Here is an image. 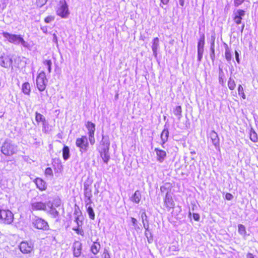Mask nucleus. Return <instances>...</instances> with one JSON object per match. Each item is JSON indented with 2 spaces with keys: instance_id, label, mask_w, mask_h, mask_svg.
Listing matches in <instances>:
<instances>
[{
  "instance_id": "nucleus-53",
  "label": "nucleus",
  "mask_w": 258,
  "mask_h": 258,
  "mask_svg": "<svg viewBox=\"0 0 258 258\" xmlns=\"http://www.w3.org/2000/svg\"><path fill=\"white\" fill-rule=\"evenodd\" d=\"M233 198V196H232V194H230V193H227L225 195V198L226 200H231Z\"/></svg>"
},
{
  "instance_id": "nucleus-30",
  "label": "nucleus",
  "mask_w": 258,
  "mask_h": 258,
  "mask_svg": "<svg viewBox=\"0 0 258 258\" xmlns=\"http://www.w3.org/2000/svg\"><path fill=\"white\" fill-rule=\"evenodd\" d=\"M22 90L23 92L27 95L29 94L30 92V84L28 82H25L22 85Z\"/></svg>"
},
{
  "instance_id": "nucleus-14",
  "label": "nucleus",
  "mask_w": 258,
  "mask_h": 258,
  "mask_svg": "<svg viewBox=\"0 0 258 258\" xmlns=\"http://www.w3.org/2000/svg\"><path fill=\"white\" fill-rule=\"evenodd\" d=\"M245 12L241 9H238L234 12L233 14V19L234 22L237 25L241 23L242 17L245 16Z\"/></svg>"
},
{
  "instance_id": "nucleus-26",
  "label": "nucleus",
  "mask_w": 258,
  "mask_h": 258,
  "mask_svg": "<svg viewBox=\"0 0 258 258\" xmlns=\"http://www.w3.org/2000/svg\"><path fill=\"white\" fill-rule=\"evenodd\" d=\"M35 120L37 122H42L43 125H44L45 123H46V119L45 117L37 112H36L35 113Z\"/></svg>"
},
{
  "instance_id": "nucleus-15",
  "label": "nucleus",
  "mask_w": 258,
  "mask_h": 258,
  "mask_svg": "<svg viewBox=\"0 0 258 258\" xmlns=\"http://www.w3.org/2000/svg\"><path fill=\"white\" fill-rule=\"evenodd\" d=\"M73 254L75 257H79L81 254L82 244L80 242L77 241L73 244Z\"/></svg>"
},
{
  "instance_id": "nucleus-38",
  "label": "nucleus",
  "mask_w": 258,
  "mask_h": 258,
  "mask_svg": "<svg viewBox=\"0 0 258 258\" xmlns=\"http://www.w3.org/2000/svg\"><path fill=\"white\" fill-rule=\"evenodd\" d=\"M80 226H77L76 227H73L72 229L74 231H76V232L78 234L83 236L84 235V233L83 230L82 229L80 228Z\"/></svg>"
},
{
  "instance_id": "nucleus-21",
  "label": "nucleus",
  "mask_w": 258,
  "mask_h": 258,
  "mask_svg": "<svg viewBox=\"0 0 258 258\" xmlns=\"http://www.w3.org/2000/svg\"><path fill=\"white\" fill-rule=\"evenodd\" d=\"M100 247V244L97 240L96 241L94 242L91 246V251L94 254H97L99 252Z\"/></svg>"
},
{
  "instance_id": "nucleus-63",
  "label": "nucleus",
  "mask_w": 258,
  "mask_h": 258,
  "mask_svg": "<svg viewBox=\"0 0 258 258\" xmlns=\"http://www.w3.org/2000/svg\"><path fill=\"white\" fill-rule=\"evenodd\" d=\"M41 29L43 33L46 34L47 32V28L46 27H43L41 28Z\"/></svg>"
},
{
  "instance_id": "nucleus-11",
  "label": "nucleus",
  "mask_w": 258,
  "mask_h": 258,
  "mask_svg": "<svg viewBox=\"0 0 258 258\" xmlns=\"http://www.w3.org/2000/svg\"><path fill=\"white\" fill-rule=\"evenodd\" d=\"M110 146V142L108 137L102 135V140L100 143V146L98 148L99 151L106 152L109 151Z\"/></svg>"
},
{
  "instance_id": "nucleus-17",
  "label": "nucleus",
  "mask_w": 258,
  "mask_h": 258,
  "mask_svg": "<svg viewBox=\"0 0 258 258\" xmlns=\"http://www.w3.org/2000/svg\"><path fill=\"white\" fill-rule=\"evenodd\" d=\"M209 137L212 140L213 144L216 148L219 147V139L217 134L214 131H212L209 134Z\"/></svg>"
},
{
  "instance_id": "nucleus-7",
  "label": "nucleus",
  "mask_w": 258,
  "mask_h": 258,
  "mask_svg": "<svg viewBox=\"0 0 258 258\" xmlns=\"http://www.w3.org/2000/svg\"><path fill=\"white\" fill-rule=\"evenodd\" d=\"M47 82L45 73L43 71L41 72L36 79L37 87L40 91H43L45 89Z\"/></svg>"
},
{
  "instance_id": "nucleus-49",
  "label": "nucleus",
  "mask_w": 258,
  "mask_h": 258,
  "mask_svg": "<svg viewBox=\"0 0 258 258\" xmlns=\"http://www.w3.org/2000/svg\"><path fill=\"white\" fill-rule=\"evenodd\" d=\"M53 38H52V41L55 44H56V46H58V41H57V37L55 33L53 34Z\"/></svg>"
},
{
  "instance_id": "nucleus-60",
  "label": "nucleus",
  "mask_w": 258,
  "mask_h": 258,
  "mask_svg": "<svg viewBox=\"0 0 258 258\" xmlns=\"http://www.w3.org/2000/svg\"><path fill=\"white\" fill-rule=\"evenodd\" d=\"M215 49V37H214L212 39V42H211L210 49Z\"/></svg>"
},
{
  "instance_id": "nucleus-42",
  "label": "nucleus",
  "mask_w": 258,
  "mask_h": 258,
  "mask_svg": "<svg viewBox=\"0 0 258 258\" xmlns=\"http://www.w3.org/2000/svg\"><path fill=\"white\" fill-rule=\"evenodd\" d=\"M141 218H142V223H144L145 222H148L147 216L145 211H144L142 213Z\"/></svg>"
},
{
  "instance_id": "nucleus-44",
  "label": "nucleus",
  "mask_w": 258,
  "mask_h": 258,
  "mask_svg": "<svg viewBox=\"0 0 258 258\" xmlns=\"http://www.w3.org/2000/svg\"><path fill=\"white\" fill-rule=\"evenodd\" d=\"M52 204H53V207H54V206L55 207H58L61 205V201L59 199H55L53 201V203H52Z\"/></svg>"
},
{
  "instance_id": "nucleus-29",
  "label": "nucleus",
  "mask_w": 258,
  "mask_h": 258,
  "mask_svg": "<svg viewBox=\"0 0 258 258\" xmlns=\"http://www.w3.org/2000/svg\"><path fill=\"white\" fill-rule=\"evenodd\" d=\"M182 112V109L181 107L179 105L176 106L174 109H173V113L177 117L178 119H180L181 116Z\"/></svg>"
},
{
  "instance_id": "nucleus-62",
  "label": "nucleus",
  "mask_w": 258,
  "mask_h": 258,
  "mask_svg": "<svg viewBox=\"0 0 258 258\" xmlns=\"http://www.w3.org/2000/svg\"><path fill=\"white\" fill-rule=\"evenodd\" d=\"M169 0H161V3L162 4L166 5L169 3Z\"/></svg>"
},
{
  "instance_id": "nucleus-4",
  "label": "nucleus",
  "mask_w": 258,
  "mask_h": 258,
  "mask_svg": "<svg viewBox=\"0 0 258 258\" xmlns=\"http://www.w3.org/2000/svg\"><path fill=\"white\" fill-rule=\"evenodd\" d=\"M32 226L36 229L43 231L49 229L48 222L44 219L35 216L32 220Z\"/></svg>"
},
{
  "instance_id": "nucleus-59",
  "label": "nucleus",
  "mask_w": 258,
  "mask_h": 258,
  "mask_svg": "<svg viewBox=\"0 0 258 258\" xmlns=\"http://www.w3.org/2000/svg\"><path fill=\"white\" fill-rule=\"evenodd\" d=\"M90 183L88 182H85L84 183V189H87V188H91L90 187Z\"/></svg>"
},
{
  "instance_id": "nucleus-8",
  "label": "nucleus",
  "mask_w": 258,
  "mask_h": 258,
  "mask_svg": "<svg viewBox=\"0 0 258 258\" xmlns=\"http://www.w3.org/2000/svg\"><path fill=\"white\" fill-rule=\"evenodd\" d=\"M31 209L33 211H44L47 210V202L43 203L41 201H37L35 199L31 201L30 204Z\"/></svg>"
},
{
  "instance_id": "nucleus-25",
  "label": "nucleus",
  "mask_w": 258,
  "mask_h": 258,
  "mask_svg": "<svg viewBox=\"0 0 258 258\" xmlns=\"http://www.w3.org/2000/svg\"><path fill=\"white\" fill-rule=\"evenodd\" d=\"M100 154V156L101 158H102L103 161L106 164L108 163V162L110 159V156L109 154V151H107L106 152L104 151H99Z\"/></svg>"
},
{
  "instance_id": "nucleus-24",
  "label": "nucleus",
  "mask_w": 258,
  "mask_h": 258,
  "mask_svg": "<svg viewBox=\"0 0 258 258\" xmlns=\"http://www.w3.org/2000/svg\"><path fill=\"white\" fill-rule=\"evenodd\" d=\"M205 44V37L204 35H203L202 37L200 38L198 41V52H204V47Z\"/></svg>"
},
{
  "instance_id": "nucleus-27",
  "label": "nucleus",
  "mask_w": 258,
  "mask_h": 258,
  "mask_svg": "<svg viewBox=\"0 0 258 258\" xmlns=\"http://www.w3.org/2000/svg\"><path fill=\"white\" fill-rule=\"evenodd\" d=\"M238 232L243 237H246L247 235L245 227L242 224L238 225Z\"/></svg>"
},
{
  "instance_id": "nucleus-18",
  "label": "nucleus",
  "mask_w": 258,
  "mask_h": 258,
  "mask_svg": "<svg viewBox=\"0 0 258 258\" xmlns=\"http://www.w3.org/2000/svg\"><path fill=\"white\" fill-rule=\"evenodd\" d=\"M34 182L37 187L41 191L44 190L46 188V182L40 178H37L35 179Z\"/></svg>"
},
{
  "instance_id": "nucleus-40",
  "label": "nucleus",
  "mask_w": 258,
  "mask_h": 258,
  "mask_svg": "<svg viewBox=\"0 0 258 258\" xmlns=\"http://www.w3.org/2000/svg\"><path fill=\"white\" fill-rule=\"evenodd\" d=\"M47 0H37L36 1V5L37 7L41 8L44 5L46 4L47 3Z\"/></svg>"
},
{
  "instance_id": "nucleus-43",
  "label": "nucleus",
  "mask_w": 258,
  "mask_h": 258,
  "mask_svg": "<svg viewBox=\"0 0 258 258\" xmlns=\"http://www.w3.org/2000/svg\"><path fill=\"white\" fill-rule=\"evenodd\" d=\"M54 17L52 16H48L45 18L44 21L46 23H49L54 20Z\"/></svg>"
},
{
  "instance_id": "nucleus-55",
  "label": "nucleus",
  "mask_w": 258,
  "mask_h": 258,
  "mask_svg": "<svg viewBox=\"0 0 258 258\" xmlns=\"http://www.w3.org/2000/svg\"><path fill=\"white\" fill-rule=\"evenodd\" d=\"M131 221L133 224V225L135 227V228H136V226H137V220L136 218L132 217L131 218Z\"/></svg>"
},
{
  "instance_id": "nucleus-47",
  "label": "nucleus",
  "mask_w": 258,
  "mask_h": 258,
  "mask_svg": "<svg viewBox=\"0 0 258 258\" xmlns=\"http://www.w3.org/2000/svg\"><path fill=\"white\" fill-rule=\"evenodd\" d=\"M45 174L46 175L51 176L53 175V172L51 168L48 167L45 170Z\"/></svg>"
},
{
  "instance_id": "nucleus-6",
  "label": "nucleus",
  "mask_w": 258,
  "mask_h": 258,
  "mask_svg": "<svg viewBox=\"0 0 258 258\" xmlns=\"http://www.w3.org/2000/svg\"><path fill=\"white\" fill-rule=\"evenodd\" d=\"M56 14L62 18H67L68 17L70 12L65 0H60L56 10Z\"/></svg>"
},
{
  "instance_id": "nucleus-22",
  "label": "nucleus",
  "mask_w": 258,
  "mask_h": 258,
  "mask_svg": "<svg viewBox=\"0 0 258 258\" xmlns=\"http://www.w3.org/2000/svg\"><path fill=\"white\" fill-rule=\"evenodd\" d=\"M141 199V194L139 190H136L131 197V201L136 204H139Z\"/></svg>"
},
{
  "instance_id": "nucleus-46",
  "label": "nucleus",
  "mask_w": 258,
  "mask_h": 258,
  "mask_svg": "<svg viewBox=\"0 0 258 258\" xmlns=\"http://www.w3.org/2000/svg\"><path fill=\"white\" fill-rule=\"evenodd\" d=\"M245 0H234L233 4L236 7H238L240 6Z\"/></svg>"
},
{
  "instance_id": "nucleus-54",
  "label": "nucleus",
  "mask_w": 258,
  "mask_h": 258,
  "mask_svg": "<svg viewBox=\"0 0 258 258\" xmlns=\"http://www.w3.org/2000/svg\"><path fill=\"white\" fill-rule=\"evenodd\" d=\"M143 226L144 228L145 229L146 231H149V222H145L144 223H143Z\"/></svg>"
},
{
  "instance_id": "nucleus-16",
  "label": "nucleus",
  "mask_w": 258,
  "mask_h": 258,
  "mask_svg": "<svg viewBox=\"0 0 258 258\" xmlns=\"http://www.w3.org/2000/svg\"><path fill=\"white\" fill-rule=\"evenodd\" d=\"M155 151L156 153L157 161L159 163H162L166 157V152L158 148H155Z\"/></svg>"
},
{
  "instance_id": "nucleus-28",
  "label": "nucleus",
  "mask_w": 258,
  "mask_h": 258,
  "mask_svg": "<svg viewBox=\"0 0 258 258\" xmlns=\"http://www.w3.org/2000/svg\"><path fill=\"white\" fill-rule=\"evenodd\" d=\"M62 156L64 160H67L70 157V149L68 146H64L62 149Z\"/></svg>"
},
{
  "instance_id": "nucleus-33",
  "label": "nucleus",
  "mask_w": 258,
  "mask_h": 258,
  "mask_svg": "<svg viewBox=\"0 0 258 258\" xmlns=\"http://www.w3.org/2000/svg\"><path fill=\"white\" fill-rule=\"evenodd\" d=\"M228 87L231 90H233L236 87L235 81L231 77L229 79L228 81Z\"/></svg>"
},
{
  "instance_id": "nucleus-31",
  "label": "nucleus",
  "mask_w": 258,
  "mask_h": 258,
  "mask_svg": "<svg viewBox=\"0 0 258 258\" xmlns=\"http://www.w3.org/2000/svg\"><path fill=\"white\" fill-rule=\"evenodd\" d=\"M171 185L169 183H166L160 187V190L162 192L169 193Z\"/></svg>"
},
{
  "instance_id": "nucleus-41",
  "label": "nucleus",
  "mask_w": 258,
  "mask_h": 258,
  "mask_svg": "<svg viewBox=\"0 0 258 258\" xmlns=\"http://www.w3.org/2000/svg\"><path fill=\"white\" fill-rule=\"evenodd\" d=\"M91 198L92 197H84V202L86 207L91 206V204L92 203Z\"/></svg>"
},
{
  "instance_id": "nucleus-56",
  "label": "nucleus",
  "mask_w": 258,
  "mask_h": 258,
  "mask_svg": "<svg viewBox=\"0 0 258 258\" xmlns=\"http://www.w3.org/2000/svg\"><path fill=\"white\" fill-rule=\"evenodd\" d=\"M235 58H236V60L237 62L238 63H240V59H239V53L237 52V50L235 51Z\"/></svg>"
},
{
  "instance_id": "nucleus-5",
  "label": "nucleus",
  "mask_w": 258,
  "mask_h": 258,
  "mask_svg": "<svg viewBox=\"0 0 258 258\" xmlns=\"http://www.w3.org/2000/svg\"><path fill=\"white\" fill-rule=\"evenodd\" d=\"M76 146L79 148L81 154L86 153L89 148L87 137L82 136L81 137L77 138L76 141Z\"/></svg>"
},
{
  "instance_id": "nucleus-39",
  "label": "nucleus",
  "mask_w": 258,
  "mask_h": 258,
  "mask_svg": "<svg viewBox=\"0 0 258 258\" xmlns=\"http://www.w3.org/2000/svg\"><path fill=\"white\" fill-rule=\"evenodd\" d=\"M84 197H92L91 188L84 189Z\"/></svg>"
},
{
  "instance_id": "nucleus-19",
  "label": "nucleus",
  "mask_w": 258,
  "mask_h": 258,
  "mask_svg": "<svg viewBox=\"0 0 258 258\" xmlns=\"http://www.w3.org/2000/svg\"><path fill=\"white\" fill-rule=\"evenodd\" d=\"M169 137V131L167 128H165L163 130L161 134V146L164 148V145L167 141Z\"/></svg>"
},
{
  "instance_id": "nucleus-61",
  "label": "nucleus",
  "mask_w": 258,
  "mask_h": 258,
  "mask_svg": "<svg viewBox=\"0 0 258 258\" xmlns=\"http://www.w3.org/2000/svg\"><path fill=\"white\" fill-rule=\"evenodd\" d=\"M88 139L91 145H93L95 143V140L94 138H88Z\"/></svg>"
},
{
  "instance_id": "nucleus-36",
  "label": "nucleus",
  "mask_w": 258,
  "mask_h": 258,
  "mask_svg": "<svg viewBox=\"0 0 258 258\" xmlns=\"http://www.w3.org/2000/svg\"><path fill=\"white\" fill-rule=\"evenodd\" d=\"M238 93L239 95H240L243 99H245V95L244 93V89L241 85H239L238 87Z\"/></svg>"
},
{
  "instance_id": "nucleus-58",
  "label": "nucleus",
  "mask_w": 258,
  "mask_h": 258,
  "mask_svg": "<svg viewBox=\"0 0 258 258\" xmlns=\"http://www.w3.org/2000/svg\"><path fill=\"white\" fill-rule=\"evenodd\" d=\"M193 218L196 221H199L200 219V215L199 214L197 213H194L193 214Z\"/></svg>"
},
{
  "instance_id": "nucleus-3",
  "label": "nucleus",
  "mask_w": 258,
  "mask_h": 258,
  "mask_svg": "<svg viewBox=\"0 0 258 258\" xmlns=\"http://www.w3.org/2000/svg\"><path fill=\"white\" fill-rule=\"evenodd\" d=\"M17 147L10 140H7L2 146L1 152L6 156H12L16 153Z\"/></svg>"
},
{
  "instance_id": "nucleus-37",
  "label": "nucleus",
  "mask_w": 258,
  "mask_h": 258,
  "mask_svg": "<svg viewBox=\"0 0 258 258\" xmlns=\"http://www.w3.org/2000/svg\"><path fill=\"white\" fill-rule=\"evenodd\" d=\"M43 63L44 66H45V67H46L48 71V73H50L51 70V67L52 64L51 61L50 60H45L44 61Z\"/></svg>"
},
{
  "instance_id": "nucleus-13",
  "label": "nucleus",
  "mask_w": 258,
  "mask_h": 258,
  "mask_svg": "<svg viewBox=\"0 0 258 258\" xmlns=\"http://www.w3.org/2000/svg\"><path fill=\"white\" fill-rule=\"evenodd\" d=\"M12 58L8 55H3L0 56V66L5 68H10L12 64Z\"/></svg>"
},
{
  "instance_id": "nucleus-1",
  "label": "nucleus",
  "mask_w": 258,
  "mask_h": 258,
  "mask_svg": "<svg viewBox=\"0 0 258 258\" xmlns=\"http://www.w3.org/2000/svg\"><path fill=\"white\" fill-rule=\"evenodd\" d=\"M2 35L5 39V41L7 40L15 45L21 44L25 48L29 47V43L25 41L20 35L11 34L6 32H3Z\"/></svg>"
},
{
  "instance_id": "nucleus-51",
  "label": "nucleus",
  "mask_w": 258,
  "mask_h": 258,
  "mask_svg": "<svg viewBox=\"0 0 258 258\" xmlns=\"http://www.w3.org/2000/svg\"><path fill=\"white\" fill-rule=\"evenodd\" d=\"M224 75L220 73L219 76V82L222 85L223 84L224 81L223 79Z\"/></svg>"
},
{
  "instance_id": "nucleus-20",
  "label": "nucleus",
  "mask_w": 258,
  "mask_h": 258,
  "mask_svg": "<svg viewBox=\"0 0 258 258\" xmlns=\"http://www.w3.org/2000/svg\"><path fill=\"white\" fill-rule=\"evenodd\" d=\"M159 40L158 37L154 38L153 40L152 44V49L153 51V55L155 57H156L157 56V51L159 48Z\"/></svg>"
},
{
  "instance_id": "nucleus-34",
  "label": "nucleus",
  "mask_w": 258,
  "mask_h": 258,
  "mask_svg": "<svg viewBox=\"0 0 258 258\" xmlns=\"http://www.w3.org/2000/svg\"><path fill=\"white\" fill-rule=\"evenodd\" d=\"M86 127L88 130V132H95V125L94 123L88 121L86 124Z\"/></svg>"
},
{
  "instance_id": "nucleus-64",
  "label": "nucleus",
  "mask_w": 258,
  "mask_h": 258,
  "mask_svg": "<svg viewBox=\"0 0 258 258\" xmlns=\"http://www.w3.org/2000/svg\"><path fill=\"white\" fill-rule=\"evenodd\" d=\"M246 258H254V255L251 253H248L246 254Z\"/></svg>"
},
{
  "instance_id": "nucleus-2",
  "label": "nucleus",
  "mask_w": 258,
  "mask_h": 258,
  "mask_svg": "<svg viewBox=\"0 0 258 258\" xmlns=\"http://www.w3.org/2000/svg\"><path fill=\"white\" fill-rule=\"evenodd\" d=\"M14 214L9 209L4 208L0 205V223L5 224H11L14 221Z\"/></svg>"
},
{
  "instance_id": "nucleus-23",
  "label": "nucleus",
  "mask_w": 258,
  "mask_h": 258,
  "mask_svg": "<svg viewBox=\"0 0 258 258\" xmlns=\"http://www.w3.org/2000/svg\"><path fill=\"white\" fill-rule=\"evenodd\" d=\"M224 45H225V57L226 60L228 62H230L232 59V54H231V50L228 47L227 44L225 43Z\"/></svg>"
},
{
  "instance_id": "nucleus-52",
  "label": "nucleus",
  "mask_w": 258,
  "mask_h": 258,
  "mask_svg": "<svg viewBox=\"0 0 258 258\" xmlns=\"http://www.w3.org/2000/svg\"><path fill=\"white\" fill-rule=\"evenodd\" d=\"M104 258H110V254L108 250L106 249H104L103 252Z\"/></svg>"
},
{
  "instance_id": "nucleus-50",
  "label": "nucleus",
  "mask_w": 258,
  "mask_h": 258,
  "mask_svg": "<svg viewBox=\"0 0 258 258\" xmlns=\"http://www.w3.org/2000/svg\"><path fill=\"white\" fill-rule=\"evenodd\" d=\"M75 222H76L77 226H82V222L79 220V217L78 216L75 218Z\"/></svg>"
},
{
  "instance_id": "nucleus-57",
  "label": "nucleus",
  "mask_w": 258,
  "mask_h": 258,
  "mask_svg": "<svg viewBox=\"0 0 258 258\" xmlns=\"http://www.w3.org/2000/svg\"><path fill=\"white\" fill-rule=\"evenodd\" d=\"M203 52H198V60L199 61H201L202 57H203Z\"/></svg>"
},
{
  "instance_id": "nucleus-12",
  "label": "nucleus",
  "mask_w": 258,
  "mask_h": 258,
  "mask_svg": "<svg viewBox=\"0 0 258 258\" xmlns=\"http://www.w3.org/2000/svg\"><path fill=\"white\" fill-rule=\"evenodd\" d=\"M45 212L51 215L53 218H57L59 217V212L53 207L52 203L50 201L47 202V210Z\"/></svg>"
},
{
  "instance_id": "nucleus-9",
  "label": "nucleus",
  "mask_w": 258,
  "mask_h": 258,
  "mask_svg": "<svg viewBox=\"0 0 258 258\" xmlns=\"http://www.w3.org/2000/svg\"><path fill=\"white\" fill-rule=\"evenodd\" d=\"M33 244L31 241H22L19 245L21 251L24 254L30 253L33 249Z\"/></svg>"
},
{
  "instance_id": "nucleus-45",
  "label": "nucleus",
  "mask_w": 258,
  "mask_h": 258,
  "mask_svg": "<svg viewBox=\"0 0 258 258\" xmlns=\"http://www.w3.org/2000/svg\"><path fill=\"white\" fill-rule=\"evenodd\" d=\"M145 236L148 239V242H150V239L152 240V234L150 231L149 230V231L147 230L145 232Z\"/></svg>"
},
{
  "instance_id": "nucleus-35",
  "label": "nucleus",
  "mask_w": 258,
  "mask_h": 258,
  "mask_svg": "<svg viewBox=\"0 0 258 258\" xmlns=\"http://www.w3.org/2000/svg\"><path fill=\"white\" fill-rule=\"evenodd\" d=\"M250 139L253 142H256L257 141V134L253 130H251L250 132Z\"/></svg>"
},
{
  "instance_id": "nucleus-48",
  "label": "nucleus",
  "mask_w": 258,
  "mask_h": 258,
  "mask_svg": "<svg viewBox=\"0 0 258 258\" xmlns=\"http://www.w3.org/2000/svg\"><path fill=\"white\" fill-rule=\"evenodd\" d=\"M211 52H210V57L211 59L214 61L215 57V49H210Z\"/></svg>"
},
{
  "instance_id": "nucleus-32",
  "label": "nucleus",
  "mask_w": 258,
  "mask_h": 258,
  "mask_svg": "<svg viewBox=\"0 0 258 258\" xmlns=\"http://www.w3.org/2000/svg\"><path fill=\"white\" fill-rule=\"evenodd\" d=\"M86 208L87 209V211L89 215V218L92 220H94L95 218V214L92 207L91 206H89Z\"/></svg>"
},
{
  "instance_id": "nucleus-10",
  "label": "nucleus",
  "mask_w": 258,
  "mask_h": 258,
  "mask_svg": "<svg viewBox=\"0 0 258 258\" xmlns=\"http://www.w3.org/2000/svg\"><path fill=\"white\" fill-rule=\"evenodd\" d=\"M164 206L169 211L170 209L174 208L175 206L174 202L170 193H166L164 198Z\"/></svg>"
}]
</instances>
